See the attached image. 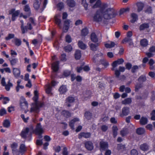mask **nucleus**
<instances>
[{"label":"nucleus","mask_w":155,"mask_h":155,"mask_svg":"<svg viewBox=\"0 0 155 155\" xmlns=\"http://www.w3.org/2000/svg\"><path fill=\"white\" fill-rule=\"evenodd\" d=\"M107 7V4L103 3L101 8L98 10L94 14L93 20L97 22L107 24L108 20L115 16V12L113 8H105Z\"/></svg>","instance_id":"obj_1"},{"label":"nucleus","mask_w":155,"mask_h":155,"mask_svg":"<svg viewBox=\"0 0 155 155\" xmlns=\"http://www.w3.org/2000/svg\"><path fill=\"white\" fill-rule=\"evenodd\" d=\"M34 97L33 99L35 101V103L32 104L30 112H34L36 113H38L39 111V108L42 106L43 104L41 102L38 103L37 100L38 98V92L37 91H34Z\"/></svg>","instance_id":"obj_2"},{"label":"nucleus","mask_w":155,"mask_h":155,"mask_svg":"<svg viewBox=\"0 0 155 155\" xmlns=\"http://www.w3.org/2000/svg\"><path fill=\"white\" fill-rule=\"evenodd\" d=\"M31 132L29 131V128L28 127L24 129L20 134L21 137L25 139L31 137Z\"/></svg>","instance_id":"obj_3"},{"label":"nucleus","mask_w":155,"mask_h":155,"mask_svg":"<svg viewBox=\"0 0 155 155\" xmlns=\"http://www.w3.org/2000/svg\"><path fill=\"white\" fill-rule=\"evenodd\" d=\"M43 132V129L40 123L37 124L35 129V130L34 132L37 134L39 135V137H42L41 135V134Z\"/></svg>","instance_id":"obj_4"},{"label":"nucleus","mask_w":155,"mask_h":155,"mask_svg":"<svg viewBox=\"0 0 155 155\" xmlns=\"http://www.w3.org/2000/svg\"><path fill=\"white\" fill-rule=\"evenodd\" d=\"M20 13L19 10L15 11L14 9H12L9 11V14L12 15V20L14 21L16 19V18L18 16Z\"/></svg>","instance_id":"obj_5"},{"label":"nucleus","mask_w":155,"mask_h":155,"mask_svg":"<svg viewBox=\"0 0 155 155\" xmlns=\"http://www.w3.org/2000/svg\"><path fill=\"white\" fill-rule=\"evenodd\" d=\"M130 112V108L129 107H124L122 108L121 111L120 113V116L121 117L126 116L128 115Z\"/></svg>","instance_id":"obj_6"},{"label":"nucleus","mask_w":155,"mask_h":155,"mask_svg":"<svg viewBox=\"0 0 155 155\" xmlns=\"http://www.w3.org/2000/svg\"><path fill=\"white\" fill-rule=\"evenodd\" d=\"M20 105L21 108L24 110H26L28 107V104L24 98H21L20 100Z\"/></svg>","instance_id":"obj_7"},{"label":"nucleus","mask_w":155,"mask_h":155,"mask_svg":"<svg viewBox=\"0 0 155 155\" xmlns=\"http://www.w3.org/2000/svg\"><path fill=\"white\" fill-rule=\"evenodd\" d=\"M85 147L88 150L91 151L94 148L93 144L91 141H87L84 143Z\"/></svg>","instance_id":"obj_8"},{"label":"nucleus","mask_w":155,"mask_h":155,"mask_svg":"<svg viewBox=\"0 0 155 155\" xmlns=\"http://www.w3.org/2000/svg\"><path fill=\"white\" fill-rule=\"evenodd\" d=\"M100 150H105L108 148V144L107 142L101 141L100 143Z\"/></svg>","instance_id":"obj_9"},{"label":"nucleus","mask_w":155,"mask_h":155,"mask_svg":"<svg viewBox=\"0 0 155 155\" xmlns=\"http://www.w3.org/2000/svg\"><path fill=\"white\" fill-rule=\"evenodd\" d=\"M71 22V21L69 19L66 20L64 21L63 29L65 32H66L68 30Z\"/></svg>","instance_id":"obj_10"},{"label":"nucleus","mask_w":155,"mask_h":155,"mask_svg":"<svg viewBox=\"0 0 155 155\" xmlns=\"http://www.w3.org/2000/svg\"><path fill=\"white\" fill-rule=\"evenodd\" d=\"M128 42L129 45L133 46L134 43L133 42L132 39L131 38L126 37L122 41V43L124 44L125 43Z\"/></svg>","instance_id":"obj_11"},{"label":"nucleus","mask_w":155,"mask_h":155,"mask_svg":"<svg viewBox=\"0 0 155 155\" xmlns=\"http://www.w3.org/2000/svg\"><path fill=\"white\" fill-rule=\"evenodd\" d=\"M91 134L90 133L81 132L80 133L78 136V138L81 139L82 137L85 138H88L91 137Z\"/></svg>","instance_id":"obj_12"},{"label":"nucleus","mask_w":155,"mask_h":155,"mask_svg":"<svg viewBox=\"0 0 155 155\" xmlns=\"http://www.w3.org/2000/svg\"><path fill=\"white\" fill-rule=\"evenodd\" d=\"M42 0H35L33 4L34 8L36 9H38L40 6L41 2Z\"/></svg>","instance_id":"obj_13"},{"label":"nucleus","mask_w":155,"mask_h":155,"mask_svg":"<svg viewBox=\"0 0 155 155\" xmlns=\"http://www.w3.org/2000/svg\"><path fill=\"white\" fill-rule=\"evenodd\" d=\"M59 64V61H56L53 63L52 65V68L53 71L54 72L57 71L59 69L58 64Z\"/></svg>","instance_id":"obj_14"},{"label":"nucleus","mask_w":155,"mask_h":155,"mask_svg":"<svg viewBox=\"0 0 155 155\" xmlns=\"http://www.w3.org/2000/svg\"><path fill=\"white\" fill-rule=\"evenodd\" d=\"M98 43L95 44L91 43L90 45V47L91 50L93 51H96L97 50V47L99 46Z\"/></svg>","instance_id":"obj_15"},{"label":"nucleus","mask_w":155,"mask_h":155,"mask_svg":"<svg viewBox=\"0 0 155 155\" xmlns=\"http://www.w3.org/2000/svg\"><path fill=\"white\" fill-rule=\"evenodd\" d=\"M137 11L139 12L143 10L144 6V4L141 2H137Z\"/></svg>","instance_id":"obj_16"},{"label":"nucleus","mask_w":155,"mask_h":155,"mask_svg":"<svg viewBox=\"0 0 155 155\" xmlns=\"http://www.w3.org/2000/svg\"><path fill=\"white\" fill-rule=\"evenodd\" d=\"M79 119L78 118H75L71 120L70 122L69 125L72 129H74V124L76 122L78 121Z\"/></svg>","instance_id":"obj_17"},{"label":"nucleus","mask_w":155,"mask_h":155,"mask_svg":"<svg viewBox=\"0 0 155 155\" xmlns=\"http://www.w3.org/2000/svg\"><path fill=\"white\" fill-rule=\"evenodd\" d=\"M66 2L67 5L69 7L73 8L75 6V2L74 0H68Z\"/></svg>","instance_id":"obj_18"},{"label":"nucleus","mask_w":155,"mask_h":155,"mask_svg":"<svg viewBox=\"0 0 155 155\" xmlns=\"http://www.w3.org/2000/svg\"><path fill=\"white\" fill-rule=\"evenodd\" d=\"M13 73L15 77L16 78H18L20 76V71L17 68H14L13 69Z\"/></svg>","instance_id":"obj_19"},{"label":"nucleus","mask_w":155,"mask_h":155,"mask_svg":"<svg viewBox=\"0 0 155 155\" xmlns=\"http://www.w3.org/2000/svg\"><path fill=\"white\" fill-rule=\"evenodd\" d=\"M136 132L138 135H142L145 132V130L144 128L139 127L136 129Z\"/></svg>","instance_id":"obj_20"},{"label":"nucleus","mask_w":155,"mask_h":155,"mask_svg":"<svg viewBox=\"0 0 155 155\" xmlns=\"http://www.w3.org/2000/svg\"><path fill=\"white\" fill-rule=\"evenodd\" d=\"M140 43L142 47H145L148 45V41L146 39H143L140 40Z\"/></svg>","instance_id":"obj_21"},{"label":"nucleus","mask_w":155,"mask_h":155,"mask_svg":"<svg viewBox=\"0 0 155 155\" xmlns=\"http://www.w3.org/2000/svg\"><path fill=\"white\" fill-rule=\"evenodd\" d=\"M91 38L92 41L94 42H96L98 41V39L97 36L94 33H91Z\"/></svg>","instance_id":"obj_22"},{"label":"nucleus","mask_w":155,"mask_h":155,"mask_svg":"<svg viewBox=\"0 0 155 155\" xmlns=\"http://www.w3.org/2000/svg\"><path fill=\"white\" fill-rule=\"evenodd\" d=\"M147 122L148 120L147 118L144 117H142L140 120V124L142 125H144L147 124Z\"/></svg>","instance_id":"obj_23"},{"label":"nucleus","mask_w":155,"mask_h":155,"mask_svg":"<svg viewBox=\"0 0 155 155\" xmlns=\"http://www.w3.org/2000/svg\"><path fill=\"white\" fill-rule=\"evenodd\" d=\"M59 91L61 94H63L67 91L66 86L62 85L59 88Z\"/></svg>","instance_id":"obj_24"},{"label":"nucleus","mask_w":155,"mask_h":155,"mask_svg":"<svg viewBox=\"0 0 155 155\" xmlns=\"http://www.w3.org/2000/svg\"><path fill=\"white\" fill-rule=\"evenodd\" d=\"M140 149L143 151H146L148 150L149 146L146 143H144L140 145Z\"/></svg>","instance_id":"obj_25"},{"label":"nucleus","mask_w":155,"mask_h":155,"mask_svg":"<svg viewBox=\"0 0 155 155\" xmlns=\"http://www.w3.org/2000/svg\"><path fill=\"white\" fill-rule=\"evenodd\" d=\"M132 19L130 20L132 23H134L138 19L137 15L135 13H133L131 15Z\"/></svg>","instance_id":"obj_26"},{"label":"nucleus","mask_w":155,"mask_h":155,"mask_svg":"<svg viewBox=\"0 0 155 155\" xmlns=\"http://www.w3.org/2000/svg\"><path fill=\"white\" fill-rule=\"evenodd\" d=\"M24 11L28 14V16H30L31 14L30 8L28 5H27L24 6Z\"/></svg>","instance_id":"obj_27"},{"label":"nucleus","mask_w":155,"mask_h":155,"mask_svg":"<svg viewBox=\"0 0 155 155\" xmlns=\"http://www.w3.org/2000/svg\"><path fill=\"white\" fill-rule=\"evenodd\" d=\"M92 114L89 111L86 112L84 114V116L87 120H90L92 117Z\"/></svg>","instance_id":"obj_28"},{"label":"nucleus","mask_w":155,"mask_h":155,"mask_svg":"<svg viewBox=\"0 0 155 155\" xmlns=\"http://www.w3.org/2000/svg\"><path fill=\"white\" fill-rule=\"evenodd\" d=\"M13 41L15 43V45L17 46H19L21 44V40L19 39L15 38Z\"/></svg>","instance_id":"obj_29"},{"label":"nucleus","mask_w":155,"mask_h":155,"mask_svg":"<svg viewBox=\"0 0 155 155\" xmlns=\"http://www.w3.org/2000/svg\"><path fill=\"white\" fill-rule=\"evenodd\" d=\"M10 81L9 80L7 84H6L4 86L5 89L7 91H9L10 87L13 86L12 84L11 83Z\"/></svg>","instance_id":"obj_30"},{"label":"nucleus","mask_w":155,"mask_h":155,"mask_svg":"<svg viewBox=\"0 0 155 155\" xmlns=\"http://www.w3.org/2000/svg\"><path fill=\"white\" fill-rule=\"evenodd\" d=\"M101 5V2L100 0H97L95 4L93 6L92 8H95L98 7H100L101 8V5ZM101 8H100V9Z\"/></svg>","instance_id":"obj_31"},{"label":"nucleus","mask_w":155,"mask_h":155,"mask_svg":"<svg viewBox=\"0 0 155 155\" xmlns=\"http://www.w3.org/2000/svg\"><path fill=\"white\" fill-rule=\"evenodd\" d=\"M46 93L48 94H51V93L52 87L50 84H48L46 86Z\"/></svg>","instance_id":"obj_32"},{"label":"nucleus","mask_w":155,"mask_h":155,"mask_svg":"<svg viewBox=\"0 0 155 155\" xmlns=\"http://www.w3.org/2000/svg\"><path fill=\"white\" fill-rule=\"evenodd\" d=\"M132 102L131 99L130 98H128L125 99L122 101V104H124L127 105L130 104Z\"/></svg>","instance_id":"obj_33"},{"label":"nucleus","mask_w":155,"mask_h":155,"mask_svg":"<svg viewBox=\"0 0 155 155\" xmlns=\"http://www.w3.org/2000/svg\"><path fill=\"white\" fill-rule=\"evenodd\" d=\"M24 29L25 30V33L28 30H31L32 28L31 23H28L26 26L24 27Z\"/></svg>","instance_id":"obj_34"},{"label":"nucleus","mask_w":155,"mask_h":155,"mask_svg":"<svg viewBox=\"0 0 155 155\" xmlns=\"http://www.w3.org/2000/svg\"><path fill=\"white\" fill-rule=\"evenodd\" d=\"M118 128L116 126H114L112 127L113 135L114 137H115L117 135Z\"/></svg>","instance_id":"obj_35"},{"label":"nucleus","mask_w":155,"mask_h":155,"mask_svg":"<svg viewBox=\"0 0 155 155\" xmlns=\"http://www.w3.org/2000/svg\"><path fill=\"white\" fill-rule=\"evenodd\" d=\"M120 134L123 137L125 136L129 133L127 128H124L120 131Z\"/></svg>","instance_id":"obj_36"},{"label":"nucleus","mask_w":155,"mask_h":155,"mask_svg":"<svg viewBox=\"0 0 155 155\" xmlns=\"http://www.w3.org/2000/svg\"><path fill=\"white\" fill-rule=\"evenodd\" d=\"M149 27V25L147 23H143L140 25L139 29L140 30H143L148 28Z\"/></svg>","instance_id":"obj_37"},{"label":"nucleus","mask_w":155,"mask_h":155,"mask_svg":"<svg viewBox=\"0 0 155 155\" xmlns=\"http://www.w3.org/2000/svg\"><path fill=\"white\" fill-rule=\"evenodd\" d=\"M103 56V54L101 53H100L99 54H95L94 57L92 59L93 61L94 62H96L98 59L97 58L98 57H102Z\"/></svg>","instance_id":"obj_38"},{"label":"nucleus","mask_w":155,"mask_h":155,"mask_svg":"<svg viewBox=\"0 0 155 155\" xmlns=\"http://www.w3.org/2000/svg\"><path fill=\"white\" fill-rule=\"evenodd\" d=\"M81 57V51L80 50L76 51L75 53V58L77 60L79 59Z\"/></svg>","instance_id":"obj_39"},{"label":"nucleus","mask_w":155,"mask_h":155,"mask_svg":"<svg viewBox=\"0 0 155 155\" xmlns=\"http://www.w3.org/2000/svg\"><path fill=\"white\" fill-rule=\"evenodd\" d=\"M78 45L79 47L82 49H84L86 48V45L81 41H79Z\"/></svg>","instance_id":"obj_40"},{"label":"nucleus","mask_w":155,"mask_h":155,"mask_svg":"<svg viewBox=\"0 0 155 155\" xmlns=\"http://www.w3.org/2000/svg\"><path fill=\"white\" fill-rule=\"evenodd\" d=\"M144 12L147 14H151L152 13V7L150 6H147L145 9Z\"/></svg>","instance_id":"obj_41"},{"label":"nucleus","mask_w":155,"mask_h":155,"mask_svg":"<svg viewBox=\"0 0 155 155\" xmlns=\"http://www.w3.org/2000/svg\"><path fill=\"white\" fill-rule=\"evenodd\" d=\"M62 114L66 117L68 118L71 116L70 113L68 111L64 110L62 112Z\"/></svg>","instance_id":"obj_42"},{"label":"nucleus","mask_w":155,"mask_h":155,"mask_svg":"<svg viewBox=\"0 0 155 155\" xmlns=\"http://www.w3.org/2000/svg\"><path fill=\"white\" fill-rule=\"evenodd\" d=\"M138 81L140 83H143L146 80V78L145 76L141 75L138 79Z\"/></svg>","instance_id":"obj_43"},{"label":"nucleus","mask_w":155,"mask_h":155,"mask_svg":"<svg viewBox=\"0 0 155 155\" xmlns=\"http://www.w3.org/2000/svg\"><path fill=\"white\" fill-rule=\"evenodd\" d=\"M26 150V148L25 145L23 144H21L19 149L20 152L21 153H22L25 152Z\"/></svg>","instance_id":"obj_44"},{"label":"nucleus","mask_w":155,"mask_h":155,"mask_svg":"<svg viewBox=\"0 0 155 155\" xmlns=\"http://www.w3.org/2000/svg\"><path fill=\"white\" fill-rule=\"evenodd\" d=\"M98 90L101 91L104 88V84L101 82H99L98 84Z\"/></svg>","instance_id":"obj_45"},{"label":"nucleus","mask_w":155,"mask_h":155,"mask_svg":"<svg viewBox=\"0 0 155 155\" xmlns=\"http://www.w3.org/2000/svg\"><path fill=\"white\" fill-rule=\"evenodd\" d=\"M74 101V97L70 96L66 98V103H67V102H68L69 103H71L73 102Z\"/></svg>","instance_id":"obj_46"},{"label":"nucleus","mask_w":155,"mask_h":155,"mask_svg":"<svg viewBox=\"0 0 155 155\" xmlns=\"http://www.w3.org/2000/svg\"><path fill=\"white\" fill-rule=\"evenodd\" d=\"M115 45V44L114 42H111L109 44H106L105 45V47L107 48H110L114 47Z\"/></svg>","instance_id":"obj_47"},{"label":"nucleus","mask_w":155,"mask_h":155,"mask_svg":"<svg viewBox=\"0 0 155 155\" xmlns=\"http://www.w3.org/2000/svg\"><path fill=\"white\" fill-rule=\"evenodd\" d=\"M88 29L86 28H83L81 31V35L83 36L87 35L88 34Z\"/></svg>","instance_id":"obj_48"},{"label":"nucleus","mask_w":155,"mask_h":155,"mask_svg":"<svg viewBox=\"0 0 155 155\" xmlns=\"http://www.w3.org/2000/svg\"><path fill=\"white\" fill-rule=\"evenodd\" d=\"M3 125L4 127L8 128L10 126V122L7 120H5L3 122Z\"/></svg>","instance_id":"obj_49"},{"label":"nucleus","mask_w":155,"mask_h":155,"mask_svg":"<svg viewBox=\"0 0 155 155\" xmlns=\"http://www.w3.org/2000/svg\"><path fill=\"white\" fill-rule=\"evenodd\" d=\"M54 19H55V23L57 25H58V26L60 28H61V20L56 17H55Z\"/></svg>","instance_id":"obj_50"},{"label":"nucleus","mask_w":155,"mask_h":155,"mask_svg":"<svg viewBox=\"0 0 155 155\" xmlns=\"http://www.w3.org/2000/svg\"><path fill=\"white\" fill-rule=\"evenodd\" d=\"M139 67H140V66L138 67L137 65L134 66L132 68L131 70L132 72L133 73H134L137 72V70L138 69Z\"/></svg>","instance_id":"obj_51"},{"label":"nucleus","mask_w":155,"mask_h":155,"mask_svg":"<svg viewBox=\"0 0 155 155\" xmlns=\"http://www.w3.org/2000/svg\"><path fill=\"white\" fill-rule=\"evenodd\" d=\"M64 49L65 51L69 52L71 51L72 49L71 46L70 45H68L64 48Z\"/></svg>","instance_id":"obj_52"},{"label":"nucleus","mask_w":155,"mask_h":155,"mask_svg":"<svg viewBox=\"0 0 155 155\" xmlns=\"http://www.w3.org/2000/svg\"><path fill=\"white\" fill-rule=\"evenodd\" d=\"M14 35L13 34H9L8 35V37L5 38V39L7 40H9L12 38H14Z\"/></svg>","instance_id":"obj_53"},{"label":"nucleus","mask_w":155,"mask_h":155,"mask_svg":"<svg viewBox=\"0 0 155 155\" xmlns=\"http://www.w3.org/2000/svg\"><path fill=\"white\" fill-rule=\"evenodd\" d=\"M117 148L119 149H122L124 150L126 149L125 146L122 144H118L117 145Z\"/></svg>","instance_id":"obj_54"},{"label":"nucleus","mask_w":155,"mask_h":155,"mask_svg":"<svg viewBox=\"0 0 155 155\" xmlns=\"http://www.w3.org/2000/svg\"><path fill=\"white\" fill-rule=\"evenodd\" d=\"M151 119L152 120H155V110H153L151 113Z\"/></svg>","instance_id":"obj_55"},{"label":"nucleus","mask_w":155,"mask_h":155,"mask_svg":"<svg viewBox=\"0 0 155 155\" xmlns=\"http://www.w3.org/2000/svg\"><path fill=\"white\" fill-rule=\"evenodd\" d=\"M101 64L106 68L109 65L108 63L104 60L101 61Z\"/></svg>","instance_id":"obj_56"},{"label":"nucleus","mask_w":155,"mask_h":155,"mask_svg":"<svg viewBox=\"0 0 155 155\" xmlns=\"http://www.w3.org/2000/svg\"><path fill=\"white\" fill-rule=\"evenodd\" d=\"M11 64L12 65H15L18 61V59L17 58H15L10 60Z\"/></svg>","instance_id":"obj_57"},{"label":"nucleus","mask_w":155,"mask_h":155,"mask_svg":"<svg viewBox=\"0 0 155 155\" xmlns=\"http://www.w3.org/2000/svg\"><path fill=\"white\" fill-rule=\"evenodd\" d=\"M142 84H137L135 86V90L136 91H137L138 90L142 87Z\"/></svg>","instance_id":"obj_58"},{"label":"nucleus","mask_w":155,"mask_h":155,"mask_svg":"<svg viewBox=\"0 0 155 155\" xmlns=\"http://www.w3.org/2000/svg\"><path fill=\"white\" fill-rule=\"evenodd\" d=\"M131 155H138V153L137 150L134 149H132L130 151Z\"/></svg>","instance_id":"obj_59"},{"label":"nucleus","mask_w":155,"mask_h":155,"mask_svg":"<svg viewBox=\"0 0 155 155\" xmlns=\"http://www.w3.org/2000/svg\"><path fill=\"white\" fill-rule=\"evenodd\" d=\"M118 65L115 61L113 62L112 64V66L113 68H111V70L114 71L115 70V68L116 67L117 65Z\"/></svg>","instance_id":"obj_60"},{"label":"nucleus","mask_w":155,"mask_h":155,"mask_svg":"<svg viewBox=\"0 0 155 155\" xmlns=\"http://www.w3.org/2000/svg\"><path fill=\"white\" fill-rule=\"evenodd\" d=\"M13 155H19L20 153H21L20 151H18L16 149H14L12 150Z\"/></svg>","instance_id":"obj_61"},{"label":"nucleus","mask_w":155,"mask_h":155,"mask_svg":"<svg viewBox=\"0 0 155 155\" xmlns=\"http://www.w3.org/2000/svg\"><path fill=\"white\" fill-rule=\"evenodd\" d=\"M66 41L68 43H70L71 41V38L69 35H67L65 38Z\"/></svg>","instance_id":"obj_62"},{"label":"nucleus","mask_w":155,"mask_h":155,"mask_svg":"<svg viewBox=\"0 0 155 155\" xmlns=\"http://www.w3.org/2000/svg\"><path fill=\"white\" fill-rule=\"evenodd\" d=\"M66 55L64 54H62L60 57L61 60L63 61H65L66 60Z\"/></svg>","instance_id":"obj_63"},{"label":"nucleus","mask_w":155,"mask_h":155,"mask_svg":"<svg viewBox=\"0 0 155 155\" xmlns=\"http://www.w3.org/2000/svg\"><path fill=\"white\" fill-rule=\"evenodd\" d=\"M62 153L63 155H68L67 149L66 147H64L63 148Z\"/></svg>","instance_id":"obj_64"}]
</instances>
